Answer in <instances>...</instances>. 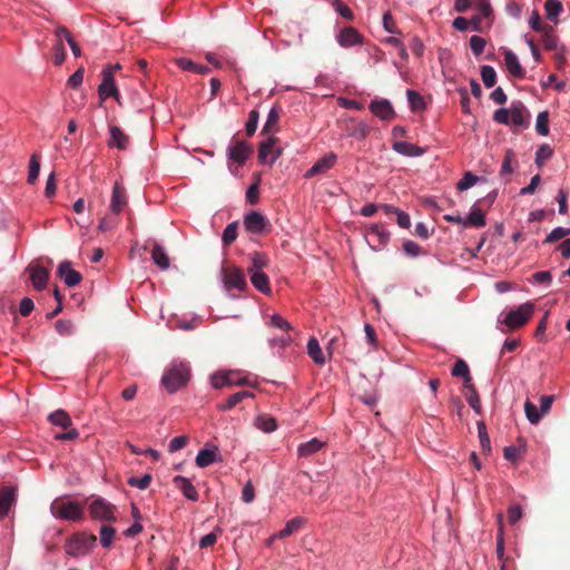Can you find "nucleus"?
Masks as SVG:
<instances>
[{
  "label": "nucleus",
  "instance_id": "nucleus-28",
  "mask_svg": "<svg viewBox=\"0 0 570 570\" xmlns=\"http://www.w3.org/2000/svg\"><path fill=\"white\" fill-rule=\"evenodd\" d=\"M392 148L396 153L406 157H420L425 153V150L422 147H419L406 141H395Z\"/></svg>",
  "mask_w": 570,
  "mask_h": 570
},
{
  "label": "nucleus",
  "instance_id": "nucleus-30",
  "mask_svg": "<svg viewBox=\"0 0 570 570\" xmlns=\"http://www.w3.org/2000/svg\"><path fill=\"white\" fill-rule=\"evenodd\" d=\"M175 63L185 71H191L199 75H205L210 71L207 66L198 65L188 58H178Z\"/></svg>",
  "mask_w": 570,
  "mask_h": 570
},
{
  "label": "nucleus",
  "instance_id": "nucleus-15",
  "mask_svg": "<svg viewBox=\"0 0 570 570\" xmlns=\"http://www.w3.org/2000/svg\"><path fill=\"white\" fill-rule=\"evenodd\" d=\"M110 137L107 140V145L110 148H117L119 150L128 149L130 145L129 136L118 126L111 125L109 126Z\"/></svg>",
  "mask_w": 570,
  "mask_h": 570
},
{
  "label": "nucleus",
  "instance_id": "nucleus-58",
  "mask_svg": "<svg viewBox=\"0 0 570 570\" xmlns=\"http://www.w3.org/2000/svg\"><path fill=\"white\" fill-rule=\"evenodd\" d=\"M188 444V438L186 435H180L174 438L168 444V451L174 453L181 449H184Z\"/></svg>",
  "mask_w": 570,
  "mask_h": 570
},
{
  "label": "nucleus",
  "instance_id": "nucleus-8",
  "mask_svg": "<svg viewBox=\"0 0 570 570\" xmlns=\"http://www.w3.org/2000/svg\"><path fill=\"white\" fill-rule=\"evenodd\" d=\"M223 282L227 289L236 288L244 291L247 287L246 278L240 268L224 264L222 267Z\"/></svg>",
  "mask_w": 570,
  "mask_h": 570
},
{
  "label": "nucleus",
  "instance_id": "nucleus-56",
  "mask_svg": "<svg viewBox=\"0 0 570 570\" xmlns=\"http://www.w3.org/2000/svg\"><path fill=\"white\" fill-rule=\"evenodd\" d=\"M269 324L271 326L284 332H289L292 330L289 323L278 314H274L271 316Z\"/></svg>",
  "mask_w": 570,
  "mask_h": 570
},
{
  "label": "nucleus",
  "instance_id": "nucleus-52",
  "mask_svg": "<svg viewBox=\"0 0 570 570\" xmlns=\"http://www.w3.org/2000/svg\"><path fill=\"white\" fill-rule=\"evenodd\" d=\"M258 120H259V112L258 110L256 109H253L249 115H248V120L246 122V135L248 137L253 136L257 129V125H258Z\"/></svg>",
  "mask_w": 570,
  "mask_h": 570
},
{
  "label": "nucleus",
  "instance_id": "nucleus-21",
  "mask_svg": "<svg viewBox=\"0 0 570 570\" xmlns=\"http://www.w3.org/2000/svg\"><path fill=\"white\" fill-rule=\"evenodd\" d=\"M248 274L253 286L263 294L271 293L268 276L263 272L255 268H248Z\"/></svg>",
  "mask_w": 570,
  "mask_h": 570
},
{
  "label": "nucleus",
  "instance_id": "nucleus-60",
  "mask_svg": "<svg viewBox=\"0 0 570 570\" xmlns=\"http://www.w3.org/2000/svg\"><path fill=\"white\" fill-rule=\"evenodd\" d=\"M470 374L469 366L465 361L458 360L452 368V375L456 377L468 376Z\"/></svg>",
  "mask_w": 570,
  "mask_h": 570
},
{
  "label": "nucleus",
  "instance_id": "nucleus-19",
  "mask_svg": "<svg viewBox=\"0 0 570 570\" xmlns=\"http://www.w3.org/2000/svg\"><path fill=\"white\" fill-rule=\"evenodd\" d=\"M370 110L382 120H391L395 116L391 102L386 99L372 100L370 104Z\"/></svg>",
  "mask_w": 570,
  "mask_h": 570
},
{
  "label": "nucleus",
  "instance_id": "nucleus-44",
  "mask_svg": "<svg viewBox=\"0 0 570 570\" xmlns=\"http://www.w3.org/2000/svg\"><path fill=\"white\" fill-rule=\"evenodd\" d=\"M481 21L480 17H474L471 21L463 17H458L453 21V27L459 31H465L469 29L470 24L473 23L475 30H479V23Z\"/></svg>",
  "mask_w": 570,
  "mask_h": 570
},
{
  "label": "nucleus",
  "instance_id": "nucleus-64",
  "mask_svg": "<svg viewBox=\"0 0 570 570\" xmlns=\"http://www.w3.org/2000/svg\"><path fill=\"white\" fill-rule=\"evenodd\" d=\"M493 120L498 124L510 125V109L501 108L495 110Z\"/></svg>",
  "mask_w": 570,
  "mask_h": 570
},
{
  "label": "nucleus",
  "instance_id": "nucleus-26",
  "mask_svg": "<svg viewBox=\"0 0 570 570\" xmlns=\"http://www.w3.org/2000/svg\"><path fill=\"white\" fill-rule=\"evenodd\" d=\"M504 62L507 66L508 71L515 78H523L525 75L524 69L519 62V59L517 55L511 51L507 50L504 53Z\"/></svg>",
  "mask_w": 570,
  "mask_h": 570
},
{
  "label": "nucleus",
  "instance_id": "nucleus-45",
  "mask_svg": "<svg viewBox=\"0 0 570 570\" xmlns=\"http://www.w3.org/2000/svg\"><path fill=\"white\" fill-rule=\"evenodd\" d=\"M553 155V149L544 144L542 146H540L535 153V164L539 166V167H542L543 164L550 159Z\"/></svg>",
  "mask_w": 570,
  "mask_h": 570
},
{
  "label": "nucleus",
  "instance_id": "nucleus-47",
  "mask_svg": "<svg viewBox=\"0 0 570 570\" xmlns=\"http://www.w3.org/2000/svg\"><path fill=\"white\" fill-rule=\"evenodd\" d=\"M478 431H479V439H480V445L483 452H490L491 451V442L490 438L487 432V428L484 422L480 421L478 422Z\"/></svg>",
  "mask_w": 570,
  "mask_h": 570
},
{
  "label": "nucleus",
  "instance_id": "nucleus-51",
  "mask_svg": "<svg viewBox=\"0 0 570 570\" xmlns=\"http://www.w3.org/2000/svg\"><path fill=\"white\" fill-rule=\"evenodd\" d=\"M570 235V228L557 227L544 239L543 244H553Z\"/></svg>",
  "mask_w": 570,
  "mask_h": 570
},
{
  "label": "nucleus",
  "instance_id": "nucleus-18",
  "mask_svg": "<svg viewBox=\"0 0 570 570\" xmlns=\"http://www.w3.org/2000/svg\"><path fill=\"white\" fill-rule=\"evenodd\" d=\"M336 158L337 157L334 153L325 155L306 171L305 177L311 178L316 175L325 174L335 165Z\"/></svg>",
  "mask_w": 570,
  "mask_h": 570
},
{
  "label": "nucleus",
  "instance_id": "nucleus-32",
  "mask_svg": "<svg viewBox=\"0 0 570 570\" xmlns=\"http://www.w3.org/2000/svg\"><path fill=\"white\" fill-rule=\"evenodd\" d=\"M307 353L311 356V358L318 365L325 364V356L324 353L320 346L318 341L315 337H312L308 340L307 343Z\"/></svg>",
  "mask_w": 570,
  "mask_h": 570
},
{
  "label": "nucleus",
  "instance_id": "nucleus-46",
  "mask_svg": "<svg viewBox=\"0 0 570 570\" xmlns=\"http://www.w3.org/2000/svg\"><path fill=\"white\" fill-rule=\"evenodd\" d=\"M238 223L234 222L226 226L223 232V243L224 246H229L237 237Z\"/></svg>",
  "mask_w": 570,
  "mask_h": 570
},
{
  "label": "nucleus",
  "instance_id": "nucleus-23",
  "mask_svg": "<svg viewBox=\"0 0 570 570\" xmlns=\"http://www.w3.org/2000/svg\"><path fill=\"white\" fill-rule=\"evenodd\" d=\"M326 446V443L314 438L305 443H302L297 449V455L299 458H309L315 453L320 452Z\"/></svg>",
  "mask_w": 570,
  "mask_h": 570
},
{
  "label": "nucleus",
  "instance_id": "nucleus-12",
  "mask_svg": "<svg viewBox=\"0 0 570 570\" xmlns=\"http://www.w3.org/2000/svg\"><path fill=\"white\" fill-rule=\"evenodd\" d=\"M276 141L277 138L269 137L267 140L261 142L258 149V159L261 163L273 165L279 157L282 150L274 148Z\"/></svg>",
  "mask_w": 570,
  "mask_h": 570
},
{
  "label": "nucleus",
  "instance_id": "nucleus-10",
  "mask_svg": "<svg viewBox=\"0 0 570 570\" xmlns=\"http://www.w3.org/2000/svg\"><path fill=\"white\" fill-rule=\"evenodd\" d=\"M244 226L245 229L252 234H264L271 227L268 219L258 212H250L245 215Z\"/></svg>",
  "mask_w": 570,
  "mask_h": 570
},
{
  "label": "nucleus",
  "instance_id": "nucleus-4",
  "mask_svg": "<svg viewBox=\"0 0 570 570\" xmlns=\"http://www.w3.org/2000/svg\"><path fill=\"white\" fill-rule=\"evenodd\" d=\"M252 153L253 148L248 142L244 140H233L227 149L229 170L233 174H236L234 165L236 164V168L243 166Z\"/></svg>",
  "mask_w": 570,
  "mask_h": 570
},
{
  "label": "nucleus",
  "instance_id": "nucleus-13",
  "mask_svg": "<svg viewBox=\"0 0 570 570\" xmlns=\"http://www.w3.org/2000/svg\"><path fill=\"white\" fill-rule=\"evenodd\" d=\"M98 92L102 100L108 97H114L117 101H119V91L112 77V69L102 70V81L99 85Z\"/></svg>",
  "mask_w": 570,
  "mask_h": 570
},
{
  "label": "nucleus",
  "instance_id": "nucleus-9",
  "mask_svg": "<svg viewBox=\"0 0 570 570\" xmlns=\"http://www.w3.org/2000/svg\"><path fill=\"white\" fill-rule=\"evenodd\" d=\"M212 384L215 389H222L224 386L249 385V381L246 377L239 376L237 372L228 371L214 374L212 376Z\"/></svg>",
  "mask_w": 570,
  "mask_h": 570
},
{
  "label": "nucleus",
  "instance_id": "nucleus-35",
  "mask_svg": "<svg viewBox=\"0 0 570 570\" xmlns=\"http://www.w3.org/2000/svg\"><path fill=\"white\" fill-rule=\"evenodd\" d=\"M542 33V42L547 50H559L558 38L553 32V27H548Z\"/></svg>",
  "mask_w": 570,
  "mask_h": 570
},
{
  "label": "nucleus",
  "instance_id": "nucleus-7",
  "mask_svg": "<svg viewBox=\"0 0 570 570\" xmlns=\"http://www.w3.org/2000/svg\"><path fill=\"white\" fill-rule=\"evenodd\" d=\"M116 505L102 498L95 499L89 505L90 515L99 521L116 522Z\"/></svg>",
  "mask_w": 570,
  "mask_h": 570
},
{
  "label": "nucleus",
  "instance_id": "nucleus-14",
  "mask_svg": "<svg viewBox=\"0 0 570 570\" xmlns=\"http://www.w3.org/2000/svg\"><path fill=\"white\" fill-rule=\"evenodd\" d=\"M57 275L68 287L77 286L82 279L81 274L71 267L69 261H63L59 264Z\"/></svg>",
  "mask_w": 570,
  "mask_h": 570
},
{
  "label": "nucleus",
  "instance_id": "nucleus-17",
  "mask_svg": "<svg viewBox=\"0 0 570 570\" xmlns=\"http://www.w3.org/2000/svg\"><path fill=\"white\" fill-rule=\"evenodd\" d=\"M530 112L521 101L512 102L510 107V124L518 127H528Z\"/></svg>",
  "mask_w": 570,
  "mask_h": 570
},
{
  "label": "nucleus",
  "instance_id": "nucleus-11",
  "mask_svg": "<svg viewBox=\"0 0 570 570\" xmlns=\"http://www.w3.org/2000/svg\"><path fill=\"white\" fill-rule=\"evenodd\" d=\"M144 254L145 257L142 258V252H130L129 258L131 262L153 261L163 271L170 265V258L166 252H144Z\"/></svg>",
  "mask_w": 570,
  "mask_h": 570
},
{
  "label": "nucleus",
  "instance_id": "nucleus-61",
  "mask_svg": "<svg viewBox=\"0 0 570 570\" xmlns=\"http://www.w3.org/2000/svg\"><path fill=\"white\" fill-rule=\"evenodd\" d=\"M529 23L531 28L538 32H543L546 28L551 27L550 24H543L538 11H532Z\"/></svg>",
  "mask_w": 570,
  "mask_h": 570
},
{
  "label": "nucleus",
  "instance_id": "nucleus-34",
  "mask_svg": "<svg viewBox=\"0 0 570 570\" xmlns=\"http://www.w3.org/2000/svg\"><path fill=\"white\" fill-rule=\"evenodd\" d=\"M485 225V218L483 212L473 206L471 213L466 218H464L463 226H474V227H483Z\"/></svg>",
  "mask_w": 570,
  "mask_h": 570
},
{
  "label": "nucleus",
  "instance_id": "nucleus-5",
  "mask_svg": "<svg viewBox=\"0 0 570 570\" xmlns=\"http://www.w3.org/2000/svg\"><path fill=\"white\" fill-rule=\"evenodd\" d=\"M533 312L534 304L531 302L524 303L520 305L518 308L511 309L509 313H507L503 323L509 328H518L524 325L530 320Z\"/></svg>",
  "mask_w": 570,
  "mask_h": 570
},
{
  "label": "nucleus",
  "instance_id": "nucleus-50",
  "mask_svg": "<svg viewBox=\"0 0 570 570\" xmlns=\"http://www.w3.org/2000/svg\"><path fill=\"white\" fill-rule=\"evenodd\" d=\"M302 523H303V521L299 518H294V519L289 520L286 523L285 528L278 532L277 537L283 539L285 537L291 535L292 533H294L295 531H297L301 528Z\"/></svg>",
  "mask_w": 570,
  "mask_h": 570
},
{
  "label": "nucleus",
  "instance_id": "nucleus-29",
  "mask_svg": "<svg viewBox=\"0 0 570 570\" xmlns=\"http://www.w3.org/2000/svg\"><path fill=\"white\" fill-rule=\"evenodd\" d=\"M254 397V394L249 391H239L232 394L225 402L217 404L219 411H229L239 404L243 400Z\"/></svg>",
  "mask_w": 570,
  "mask_h": 570
},
{
  "label": "nucleus",
  "instance_id": "nucleus-36",
  "mask_svg": "<svg viewBox=\"0 0 570 570\" xmlns=\"http://www.w3.org/2000/svg\"><path fill=\"white\" fill-rule=\"evenodd\" d=\"M60 33H65V39L68 42L75 57H80L81 49H80L79 45L72 38L70 31L66 27L60 26L56 29V37H60Z\"/></svg>",
  "mask_w": 570,
  "mask_h": 570
},
{
  "label": "nucleus",
  "instance_id": "nucleus-39",
  "mask_svg": "<svg viewBox=\"0 0 570 570\" xmlns=\"http://www.w3.org/2000/svg\"><path fill=\"white\" fill-rule=\"evenodd\" d=\"M115 535H116V529L110 525L104 524L100 528V537H99L101 546L104 548H109L112 544Z\"/></svg>",
  "mask_w": 570,
  "mask_h": 570
},
{
  "label": "nucleus",
  "instance_id": "nucleus-43",
  "mask_svg": "<svg viewBox=\"0 0 570 570\" xmlns=\"http://www.w3.org/2000/svg\"><path fill=\"white\" fill-rule=\"evenodd\" d=\"M481 78L487 88H492L497 82V72L491 66L481 67Z\"/></svg>",
  "mask_w": 570,
  "mask_h": 570
},
{
  "label": "nucleus",
  "instance_id": "nucleus-25",
  "mask_svg": "<svg viewBox=\"0 0 570 570\" xmlns=\"http://www.w3.org/2000/svg\"><path fill=\"white\" fill-rule=\"evenodd\" d=\"M381 209L387 215V216H395L396 223L402 228H409L411 226V218L409 214L401 210L397 207H394L392 205L382 204Z\"/></svg>",
  "mask_w": 570,
  "mask_h": 570
},
{
  "label": "nucleus",
  "instance_id": "nucleus-63",
  "mask_svg": "<svg viewBox=\"0 0 570 570\" xmlns=\"http://www.w3.org/2000/svg\"><path fill=\"white\" fill-rule=\"evenodd\" d=\"M466 402L475 411L476 414H481V402L476 391L468 392Z\"/></svg>",
  "mask_w": 570,
  "mask_h": 570
},
{
  "label": "nucleus",
  "instance_id": "nucleus-3",
  "mask_svg": "<svg viewBox=\"0 0 570 570\" xmlns=\"http://www.w3.org/2000/svg\"><path fill=\"white\" fill-rule=\"evenodd\" d=\"M189 377L190 372L187 364H173L164 373L161 382L169 393H175L177 390L187 384Z\"/></svg>",
  "mask_w": 570,
  "mask_h": 570
},
{
  "label": "nucleus",
  "instance_id": "nucleus-38",
  "mask_svg": "<svg viewBox=\"0 0 570 570\" xmlns=\"http://www.w3.org/2000/svg\"><path fill=\"white\" fill-rule=\"evenodd\" d=\"M256 426L266 433H271L277 429V423L272 416L259 415L256 420Z\"/></svg>",
  "mask_w": 570,
  "mask_h": 570
},
{
  "label": "nucleus",
  "instance_id": "nucleus-57",
  "mask_svg": "<svg viewBox=\"0 0 570 570\" xmlns=\"http://www.w3.org/2000/svg\"><path fill=\"white\" fill-rule=\"evenodd\" d=\"M55 327L60 335L65 336L72 333L73 324L69 320H58L55 324Z\"/></svg>",
  "mask_w": 570,
  "mask_h": 570
},
{
  "label": "nucleus",
  "instance_id": "nucleus-40",
  "mask_svg": "<svg viewBox=\"0 0 570 570\" xmlns=\"http://www.w3.org/2000/svg\"><path fill=\"white\" fill-rule=\"evenodd\" d=\"M499 531L497 534V556L500 560L504 557V535H503V515L498 514Z\"/></svg>",
  "mask_w": 570,
  "mask_h": 570
},
{
  "label": "nucleus",
  "instance_id": "nucleus-6",
  "mask_svg": "<svg viewBox=\"0 0 570 570\" xmlns=\"http://www.w3.org/2000/svg\"><path fill=\"white\" fill-rule=\"evenodd\" d=\"M29 274V279L36 291H43L47 288L50 277V269L43 266L39 261H32L26 268Z\"/></svg>",
  "mask_w": 570,
  "mask_h": 570
},
{
  "label": "nucleus",
  "instance_id": "nucleus-48",
  "mask_svg": "<svg viewBox=\"0 0 570 570\" xmlns=\"http://www.w3.org/2000/svg\"><path fill=\"white\" fill-rule=\"evenodd\" d=\"M544 8L549 19H556L563 10L562 3L559 0H547Z\"/></svg>",
  "mask_w": 570,
  "mask_h": 570
},
{
  "label": "nucleus",
  "instance_id": "nucleus-59",
  "mask_svg": "<svg viewBox=\"0 0 570 570\" xmlns=\"http://www.w3.org/2000/svg\"><path fill=\"white\" fill-rule=\"evenodd\" d=\"M83 73H85V69L83 67H80L78 68L69 78H68V81H67V85L70 87V88H78L80 87V85L82 83V80H83Z\"/></svg>",
  "mask_w": 570,
  "mask_h": 570
},
{
  "label": "nucleus",
  "instance_id": "nucleus-27",
  "mask_svg": "<svg viewBox=\"0 0 570 570\" xmlns=\"http://www.w3.org/2000/svg\"><path fill=\"white\" fill-rule=\"evenodd\" d=\"M217 461H222L217 448L200 450L195 460L199 468H206Z\"/></svg>",
  "mask_w": 570,
  "mask_h": 570
},
{
  "label": "nucleus",
  "instance_id": "nucleus-2",
  "mask_svg": "<svg viewBox=\"0 0 570 570\" xmlns=\"http://www.w3.org/2000/svg\"><path fill=\"white\" fill-rule=\"evenodd\" d=\"M97 542L95 534L77 532L65 542V551L68 556L80 558L88 554Z\"/></svg>",
  "mask_w": 570,
  "mask_h": 570
},
{
  "label": "nucleus",
  "instance_id": "nucleus-53",
  "mask_svg": "<svg viewBox=\"0 0 570 570\" xmlns=\"http://www.w3.org/2000/svg\"><path fill=\"white\" fill-rule=\"evenodd\" d=\"M67 58L66 49L61 39L57 40L53 47V62L60 66Z\"/></svg>",
  "mask_w": 570,
  "mask_h": 570
},
{
  "label": "nucleus",
  "instance_id": "nucleus-54",
  "mask_svg": "<svg viewBox=\"0 0 570 570\" xmlns=\"http://www.w3.org/2000/svg\"><path fill=\"white\" fill-rule=\"evenodd\" d=\"M485 45V39L480 36H472L470 38V47L475 56H480L484 51Z\"/></svg>",
  "mask_w": 570,
  "mask_h": 570
},
{
  "label": "nucleus",
  "instance_id": "nucleus-20",
  "mask_svg": "<svg viewBox=\"0 0 570 570\" xmlns=\"http://www.w3.org/2000/svg\"><path fill=\"white\" fill-rule=\"evenodd\" d=\"M127 205V195L125 188L119 184L115 183L112 188V196L110 203V210L114 215H118Z\"/></svg>",
  "mask_w": 570,
  "mask_h": 570
},
{
  "label": "nucleus",
  "instance_id": "nucleus-33",
  "mask_svg": "<svg viewBox=\"0 0 570 570\" xmlns=\"http://www.w3.org/2000/svg\"><path fill=\"white\" fill-rule=\"evenodd\" d=\"M48 420L51 424L65 430L69 429L72 424L70 415L63 410H57L49 414Z\"/></svg>",
  "mask_w": 570,
  "mask_h": 570
},
{
  "label": "nucleus",
  "instance_id": "nucleus-37",
  "mask_svg": "<svg viewBox=\"0 0 570 570\" xmlns=\"http://www.w3.org/2000/svg\"><path fill=\"white\" fill-rule=\"evenodd\" d=\"M40 173V156L38 154H33L30 157L29 161V173H28V183L35 184Z\"/></svg>",
  "mask_w": 570,
  "mask_h": 570
},
{
  "label": "nucleus",
  "instance_id": "nucleus-42",
  "mask_svg": "<svg viewBox=\"0 0 570 570\" xmlns=\"http://www.w3.org/2000/svg\"><path fill=\"white\" fill-rule=\"evenodd\" d=\"M480 180V177L471 171H466L463 177L458 181L456 189L460 191L466 190L474 186Z\"/></svg>",
  "mask_w": 570,
  "mask_h": 570
},
{
  "label": "nucleus",
  "instance_id": "nucleus-31",
  "mask_svg": "<svg viewBox=\"0 0 570 570\" xmlns=\"http://www.w3.org/2000/svg\"><path fill=\"white\" fill-rule=\"evenodd\" d=\"M279 118H281V108L278 106H274L267 115V119L262 129V134L268 135L273 131H276Z\"/></svg>",
  "mask_w": 570,
  "mask_h": 570
},
{
  "label": "nucleus",
  "instance_id": "nucleus-16",
  "mask_svg": "<svg viewBox=\"0 0 570 570\" xmlns=\"http://www.w3.org/2000/svg\"><path fill=\"white\" fill-rule=\"evenodd\" d=\"M338 45L343 48H350L363 43L362 35L354 27H344L336 35Z\"/></svg>",
  "mask_w": 570,
  "mask_h": 570
},
{
  "label": "nucleus",
  "instance_id": "nucleus-41",
  "mask_svg": "<svg viewBox=\"0 0 570 570\" xmlns=\"http://www.w3.org/2000/svg\"><path fill=\"white\" fill-rule=\"evenodd\" d=\"M535 130L540 136L549 135V112L547 110L537 116Z\"/></svg>",
  "mask_w": 570,
  "mask_h": 570
},
{
  "label": "nucleus",
  "instance_id": "nucleus-55",
  "mask_svg": "<svg viewBox=\"0 0 570 570\" xmlns=\"http://www.w3.org/2000/svg\"><path fill=\"white\" fill-rule=\"evenodd\" d=\"M151 483V475L150 474H145L142 475L141 478H135V476H131L128 479V484L131 485V487H136L140 490H145L147 489Z\"/></svg>",
  "mask_w": 570,
  "mask_h": 570
},
{
  "label": "nucleus",
  "instance_id": "nucleus-22",
  "mask_svg": "<svg viewBox=\"0 0 570 570\" xmlns=\"http://www.w3.org/2000/svg\"><path fill=\"white\" fill-rule=\"evenodd\" d=\"M173 482L177 489H179L185 498H187L190 501H197L198 500V492L196 488L193 485V483L189 481V479L176 475L173 479Z\"/></svg>",
  "mask_w": 570,
  "mask_h": 570
},
{
  "label": "nucleus",
  "instance_id": "nucleus-62",
  "mask_svg": "<svg viewBox=\"0 0 570 570\" xmlns=\"http://www.w3.org/2000/svg\"><path fill=\"white\" fill-rule=\"evenodd\" d=\"M255 499V489L252 481H247L242 490V500L245 503H252Z\"/></svg>",
  "mask_w": 570,
  "mask_h": 570
},
{
  "label": "nucleus",
  "instance_id": "nucleus-49",
  "mask_svg": "<svg viewBox=\"0 0 570 570\" xmlns=\"http://www.w3.org/2000/svg\"><path fill=\"white\" fill-rule=\"evenodd\" d=\"M524 412L527 419L531 424H538L541 419V412L538 411V407L530 401L524 403Z\"/></svg>",
  "mask_w": 570,
  "mask_h": 570
},
{
  "label": "nucleus",
  "instance_id": "nucleus-24",
  "mask_svg": "<svg viewBox=\"0 0 570 570\" xmlns=\"http://www.w3.org/2000/svg\"><path fill=\"white\" fill-rule=\"evenodd\" d=\"M16 502V490L3 488L0 491V519L4 518Z\"/></svg>",
  "mask_w": 570,
  "mask_h": 570
},
{
  "label": "nucleus",
  "instance_id": "nucleus-1",
  "mask_svg": "<svg viewBox=\"0 0 570 570\" xmlns=\"http://www.w3.org/2000/svg\"><path fill=\"white\" fill-rule=\"evenodd\" d=\"M50 512L56 519L68 521H81L85 515L80 503L65 497L57 498L51 502Z\"/></svg>",
  "mask_w": 570,
  "mask_h": 570
}]
</instances>
